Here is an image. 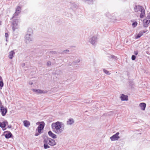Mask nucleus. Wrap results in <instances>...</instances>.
Returning <instances> with one entry per match:
<instances>
[{
    "mask_svg": "<svg viewBox=\"0 0 150 150\" xmlns=\"http://www.w3.org/2000/svg\"><path fill=\"white\" fill-rule=\"evenodd\" d=\"M38 89H33L32 91L33 92L36 93H38Z\"/></svg>",
    "mask_w": 150,
    "mask_h": 150,
    "instance_id": "bb28decb",
    "label": "nucleus"
},
{
    "mask_svg": "<svg viewBox=\"0 0 150 150\" xmlns=\"http://www.w3.org/2000/svg\"><path fill=\"white\" fill-rule=\"evenodd\" d=\"M29 83L31 85H32L33 84V83L32 82H30Z\"/></svg>",
    "mask_w": 150,
    "mask_h": 150,
    "instance_id": "c9c22d12",
    "label": "nucleus"
},
{
    "mask_svg": "<svg viewBox=\"0 0 150 150\" xmlns=\"http://www.w3.org/2000/svg\"><path fill=\"white\" fill-rule=\"evenodd\" d=\"M43 142L44 143V147L45 149L50 148V146L48 145V143L45 138L44 139Z\"/></svg>",
    "mask_w": 150,
    "mask_h": 150,
    "instance_id": "ddd939ff",
    "label": "nucleus"
},
{
    "mask_svg": "<svg viewBox=\"0 0 150 150\" xmlns=\"http://www.w3.org/2000/svg\"><path fill=\"white\" fill-rule=\"evenodd\" d=\"M45 124L44 122H41V123L40 124L38 127L37 129H36V132L37 131H38V133L36 132L35 135L36 136H38L40 133H41V131L43 129Z\"/></svg>",
    "mask_w": 150,
    "mask_h": 150,
    "instance_id": "7ed1b4c3",
    "label": "nucleus"
},
{
    "mask_svg": "<svg viewBox=\"0 0 150 150\" xmlns=\"http://www.w3.org/2000/svg\"><path fill=\"white\" fill-rule=\"evenodd\" d=\"M6 41H7V38H6Z\"/></svg>",
    "mask_w": 150,
    "mask_h": 150,
    "instance_id": "e433bc0d",
    "label": "nucleus"
},
{
    "mask_svg": "<svg viewBox=\"0 0 150 150\" xmlns=\"http://www.w3.org/2000/svg\"><path fill=\"white\" fill-rule=\"evenodd\" d=\"M9 127L10 128L11 127H10V126H9Z\"/></svg>",
    "mask_w": 150,
    "mask_h": 150,
    "instance_id": "a19ab883",
    "label": "nucleus"
},
{
    "mask_svg": "<svg viewBox=\"0 0 150 150\" xmlns=\"http://www.w3.org/2000/svg\"><path fill=\"white\" fill-rule=\"evenodd\" d=\"M7 123L8 122L6 121H4L2 123L0 122V127L2 128H4Z\"/></svg>",
    "mask_w": 150,
    "mask_h": 150,
    "instance_id": "a211bd4d",
    "label": "nucleus"
},
{
    "mask_svg": "<svg viewBox=\"0 0 150 150\" xmlns=\"http://www.w3.org/2000/svg\"><path fill=\"white\" fill-rule=\"evenodd\" d=\"M74 123V120L72 118H70L67 122V125H71Z\"/></svg>",
    "mask_w": 150,
    "mask_h": 150,
    "instance_id": "f3484780",
    "label": "nucleus"
},
{
    "mask_svg": "<svg viewBox=\"0 0 150 150\" xmlns=\"http://www.w3.org/2000/svg\"><path fill=\"white\" fill-rule=\"evenodd\" d=\"M30 30H32L31 29H29Z\"/></svg>",
    "mask_w": 150,
    "mask_h": 150,
    "instance_id": "58836bf2",
    "label": "nucleus"
},
{
    "mask_svg": "<svg viewBox=\"0 0 150 150\" xmlns=\"http://www.w3.org/2000/svg\"><path fill=\"white\" fill-rule=\"evenodd\" d=\"M69 52V50H64L62 52L63 53H68Z\"/></svg>",
    "mask_w": 150,
    "mask_h": 150,
    "instance_id": "393cba45",
    "label": "nucleus"
},
{
    "mask_svg": "<svg viewBox=\"0 0 150 150\" xmlns=\"http://www.w3.org/2000/svg\"><path fill=\"white\" fill-rule=\"evenodd\" d=\"M103 71L105 74L107 75H110L111 74L109 71L106 70L105 69H103Z\"/></svg>",
    "mask_w": 150,
    "mask_h": 150,
    "instance_id": "4be33fe9",
    "label": "nucleus"
},
{
    "mask_svg": "<svg viewBox=\"0 0 150 150\" xmlns=\"http://www.w3.org/2000/svg\"><path fill=\"white\" fill-rule=\"evenodd\" d=\"M134 10L137 14L140 15L141 18H142L145 16V11L142 6L136 5L134 8Z\"/></svg>",
    "mask_w": 150,
    "mask_h": 150,
    "instance_id": "f03ea898",
    "label": "nucleus"
},
{
    "mask_svg": "<svg viewBox=\"0 0 150 150\" xmlns=\"http://www.w3.org/2000/svg\"><path fill=\"white\" fill-rule=\"evenodd\" d=\"M136 59V56L134 55H133L132 57V60H134Z\"/></svg>",
    "mask_w": 150,
    "mask_h": 150,
    "instance_id": "c85d7f7f",
    "label": "nucleus"
},
{
    "mask_svg": "<svg viewBox=\"0 0 150 150\" xmlns=\"http://www.w3.org/2000/svg\"><path fill=\"white\" fill-rule=\"evenodd\" d=\"M88 1V4H92L93 3V0H86Z\"/></svg>",
    "mask_w": 150,
    "mask_h": 150,
    "instance_id": "cd10ccee",
    "label": "nucleus"
},
{
    "mask_svg": "<svg viewBox=\"0 0 150 150\" xmlns=\"http://www.w3.org/2000/svg\"><path fill=\"white\" fill-rule=\"evenodd\" d=\"M139 106L141 108V109L144 110H145L146 107V104L144 103H142L139 104Z\"/></svg>",
    "mask_w": 150,
    "mask_h": 150,
    "instance_id": "dca6fc26",
    "label": "nucleus"
},
{
    "mask_svg": "<svg viewBox=\"0 0 150 150\" xmlns=\"http://www.w3.org/2000/svg\"><path fill=\"white\" fill-rule=\"evenodd\" d=\"M0 111L2 115L4 116L7 112V109L6 107H4L3 105L0 107Z\"/></svg>",
    "mask_w": 150,
    "mask_h": 150,
    "instance_id": "0eeeda50",
    "label": "nucleus"
},
{
    "mask_svg": "<svg viewBox=\"0 0 150 150\" xmlns=\"http://www.w3.org/2000/svg\"><path fill=\"white\" fill-rule=\"evenodd\" d=\"M32 39L31 33L27 34L25 35V40L26 43H29L30 41H32Z\"/></svg>",
    "mask_w": 150,
    "mask_h": 150,
    "instance_id": "39448f33",
    "label": "nucleus"
},
{
    "mask_svg": "<svg viewBox=\"0 0 150 150\" xmlns=\"http://www.w3.org/2000/svg\"><path fill=\"white\" fill-rule=\"evenodd\" d=\"M147 31V30H143V31H140L139 33L137 34L135 38L137 39L139 38L143 35V33H145Z\"/></svg>",
    "mask_w": 150,
    "mask_h": 150,
    "instance_id": "9b49d317",
    "label": "nucleus"
},
{
    "mask_svg": "<svg viewBox=\"0 0 150 150\" xmlns=\"http://www.w3.org/2000/svg\"><path fill=\"white\" fill-rule=\"evenodd\" d=\"M97 37L96 36H93L90 38L89 42L91 44L94 45L97 41Z\"/></svg>",
    "mask_w": 150,
    "mask_h": 150,
    "instance_id": "1a4fd4ad",
    "label": "nucleus"
},
{
    "mask_svg": "<svg viewBox=\"0 0 150 150\" xmlns=\"http://www.w3.org/2000/svg\"><path fill=\"white\" fill-rule=\"evenodd\" d=\"M45 139H46L49 145L51 146H54L56 144V142H55V140L50 138L46 137L45 138Z\"/></svg>",
    "mask_w": 150,
    "mask_h": 150,
    "instance_id": "20e7f679",
    "label": "nucleus"
},
{
    "mask_svg": "<svg viewBox=\"0 0 150 150\" xmlns=\"http://www.w3.org/2000/svg\"><path fill=\"white\" fill-rule=\"evenodd\" d=\"M24 125L27 127H28L30 125V122L28 120H25L23 121Z\"/></svg>",
    "mask_w": 150,
    "mask_h": 150,
    "instance_id": "aec40b11",
    "label": "nucleus"
},
{
    "mask_svg": "<svg viewBox=\"0 0 150 150\" xmlns=\"http://www.w3.org/2000/svg\"><path fill=\"white\" fill-rule=\"evenodd\" d=\"M8 35L7 33H5V37L6 38H8Z\"/></svg>",
    "mask_w": 150,
    "mask_h": 150,
    "instance_id": "2f4dec72",
    "label": "nucleus"
},
{
    "mask_svg": "<svg viewBox=\"0 0 150 150\" xmlns=\"http://www.w3.org/2000/svg\"><path fill=\"white\" fill-rule=\"evenodd\" d=\"M20 21L18 19L15 20L13 22L12 29L13 31H15L16 29L18 28V23Z\"/></svg>",
    "mask_w": 150,
    "mask_h": 150,
    "instance_id": "423d86ee",
    "label": "nucleus"
},
{
    "mask_svg": "<svg viewBox=\"0 0 150 150\" xmlns=\"http://www.w3.org/2000/svg\"><path fill=\"white\" fill-rule=\"evenodd\" d=\"M9 127L10 128L11 127H10V126H9Z\"/></svg>",
    "mask_w": 150,
    "mask_h": 150,
    "instance_id": "ea45409f",
    "label": "nucleus"
},
{
    "mask_svg": "<svg viewBox=\"0 0 150 150\" xmlns=\"http://www.w3.org/2000/svg\"><path fill=\"white\" fill-rule=\"evenodd\" d=\"M4 86V83L3 82V81H1L0 82V86L2 88L3 86Z\"/></svg>",
    "mask_w": 150,
    "mask_h": 150,
    "instance_id": "a878e982",
    "label": "nucleus"
},
{
    "mask_svg": "<svg viewBox=\"0 0 150 150\" xmlns=\"http://www.w3.org/2000/svg\"><path fill=\"white\" fill-rule=\"evenodd\" d=\"M51 65V62L50 61L48 62L47 63V65L48 66H50Z\"/></svg>",
    "mask_w": 150,
    "mask_h": 150,
    "instance_id": "7c9ffc66",
    "label": "nucleus"
},
{
    "mask_svg": "<svg viewBox=\"0 0 150 150\" xmlns=\"http://www.w3.org/2000/svg\"><path fill=\"white\" fill-rule=\"evenodd\" d=\"M51 127L53 132L57 134H61L64 130V127H62V123L59 121L52 123Z\"/></svg>",
    "mask_w": 150,
    "mask_h": 150,
    "instance_id": "f257e3e1",
    "label": "nucleus"
},
{
    "mask_svg": "<svg viewBox=\"0 0 150 150\" xmlns=\"http://www.w3.org/2000/svg\"><path fill=\"white\" fill-rule=\"evenodd\" d=\"M134 53L135 55H137L138 54V52L137 51H134Z\"/></svg>",
    "mask_w": 150,
    "mask_h": 150,
    "instance_id": "72a5a7b5",
    "label": "nucleus"
},
{
    "mask_svg": "<svg viewBox=\"0 0 150 150\" xmlns=\"http://www.w3.org/2000/svg\"><path fill=\"white\" fill-rule=\"evenodd\" d=\"M47 92V91L45 90H42L40 89H38V94L45 93Z\"/></svg>",
    "mask_w": 150,
    "mask_h": 150,
    "instance_id": "412c9836",
    "label": "nucleus"
},
{
    "mask_svg": "<svg viewBox=\"0 0 150 150\" xmlns=\"http://www.w3.org/2000/svg\"><path fill=\"white\" fill-rule=\"evenodd\" d=\"M21 11V8L19 6H17L16 8V11L15 13L14 14L13 17L18 16L19 14Z\"/></svg>",
    "mask_w": 150,
    "mask_h": 150,
    "instance_id": "9d476101",
    "label": "nucleus"
},
{
    "mask_svg": "<svg viewBox=\"0 0 150 150\" xmlns=\"http://www.w3.org/2000/svg\"><path fill=\"white\" fill-rule=\"evenodd\" d=\"M150 22V20H146L145 21V23L146 24H149Z\"/></svg>",
    "mask_w": 150,
    "mask_h": 150,
    "instance_id": "c756f323",
    "label": "nucleus"
},
{
    "mask_svg": "<svg viewBox=\"0 0 150 150\" xmlns=\"http://www.w3.org/2000/svg\"><path fill=\"white\" fill-rule=\"evenodd\" d=\"M40 123V122H37V124H38V123Z\"/></svg>",
    "mask_w": 150,
    "mask_h": 150,
    "instance_id": "4c0bfd02",
    "label": "nucleus"
},
{
    "mask_svg": "<svg viewBox=\"0 0 150 150\" xmlns=\"http://www.w3.org/2000/svg\"><path fill=\"white\" fill-rule=\"evenodd\" d=\"M137 22H135L132 23V25L133 27H135L137 25Z\"/></svg>",
    "mask_w": 150,
    "mask_h": 150,
    "instance_id": "b1692460",
    "label": "nucleus"
},
{
    "mask_svg": "<svg viewBox=\"0 0 150 150\" xmlns=\"http://www.w3.org/2000/svg\"><path fill=\"white\" fill-rule=\"evenodd\" d=\"M120 99L122 101H127L128 100V96L124 94H122L120 97Z\"/></svg>",
    "mask_w": 150,
    "mask_h": 150,
    "instance_id": "f8f14e48",
    "label": "nucleus"
},
{
    "mask_svg": "<svg viewBox=\"0 0 150 150\" xmlns=\"http://www.w3.org/2000/svg\"><path fill=\"white\" fill-rule=\"evenodd\" d=\"M15 54V53L13 51H11L9 53V55L8 56L9 58L11 59H12L13 57Z\"/></svg>",
    "mask_w": 150,
    "mask_h": 150,
    "instance_id": "6ab92c4d",
    "label": "nucleus"
},
{
    "mask_svg": "<svg viewBox=\"0 0 150 150\" xmlns=\"http://www.w3.org/2000/svg\"><path fill=\"white\" fill-rule=\"evenodd\" d=\"M108 57L110 59H113L114 58L115 59L116 58V57L115 56H114L113 55H111L108 56Z\"/></svg>",
    "mask_w": 150,
    "mask_h": 150,
    "instance_id": "5701e85b",
    "label": "nucleus"
},
{
    "mask_svg": "<svg viewBox=\"0 0 150 150\" xmlns=\"http://www.w3.org/2000/svg\"><path fill=\"white\" fill-rule=\"evenodd\" d=\"M48 135L53 139L56 138L57 135L52 133V131H50L48 132Z\"/></svg>",
    "mask_w": 150,
    "mask_h": 150,
    "instance_id": "2eb2a0df",
    "label": "nucleus"
},
{
    "mask_svg": "<svg viewBox=\"0 0 150 150\" xmlns=\"http://www.w3.org/2000/svg\"><path fill=\"white\" fill-rule=\"evenodd\" d=\"M12 134L10 132H5L4 134L6 138L8 139L11 137Z\"/></svg>",
    "mask_w": 150,
    "mask_h": 150,
    "instance_id": "4468645a",
    "label": "nucleus"
},
{
    "mask_svg": "<svg viewBox=\"0 0 150 150\" xmlns=\"http://www.w3.org/2000/svg\"><path fill=\"white\" fill-rule=\"evenodd\" d=\"M50 52L54 54H55L57 53L56 52V51H51Z\"/></svg>",
    "mask_w": 150,
    "mask_h": 150,
    "instance_id": "473e14b6",
    "label": "nucleus"
},
{
    "mask_svg": "<svg viewBox=\"0 0 150 150\" xmlns=\"http://www.w3.org/2000/svg\"><path fill=\"white\" fill-rule=\"evenodd\" d=\"M1 81H3V79H2L1 77V76H0V82Z\"/></svg>",
    "mask_w": 150,
    "mask_h": 150,
    "instance_id": "f704fd0d",
    "label": "nucleus"
},
{
    "mask_svg": "<svg viewBox=\"0 0 150 150\" xmlns=\"http://www.w3.org/2000/svg\"><path fill=\"white\" fill-rule=\"evenodd\" d=\"M119 132L116 133L115 134L110 137V139L112 141L117 140L120 138V137L119 136Z\"/></svg>",
    "mask_w": 150,
    "mask_h": 150,
    "instance_id": "6e6552de",
    "label": "nucleus"
}]
</instances>
